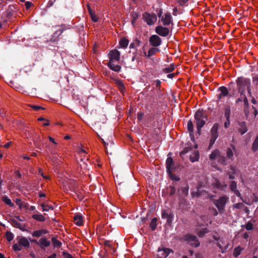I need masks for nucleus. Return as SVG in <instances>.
Returning <instances> with one entry per match:
<instances>
[{
	"mask_svg": "<svg viewBox=\"0 0 258 258\" xmlns=\"http://www.w3.org/2000/svg\"><path fill=\"white\" fill-rule=\"evenodd\" d=\"M156 33L162 36L166 37L169 33V30L167 28L164 27L162 26H158L155 29Z\"/></svg>",
	"mask_w": 258,
	"mask_h": 258,
	"instance_id": "obj_10",
	"label": "nucleus"
},
{
	"mask_svg": "<svg viewBox=\"0 0 258 258\" xmlns=\"http://www.w3.org/2000/svg\"><path fill=\"white\" fill-rule=\"evenodd\" d=\"M218 128L219 124L218 123H215L211 130V139L209 148H211L213 145L218 137Z\"/></svg>",
	"mask_w": 258,
	"mask_h": 258,
	"instance_id": "obj_4",
	"label": "nucleus"
},
{
	"mask_svg": "<svg viewBox=\"0 0 258 258\" xmlns=\"http://www.w3.org/2000/svg\"><path fill=\"white\" fill-rule=\"evenodd\" d=\"M238 92L240 94L245 105L248 104V100L244 94L245 88L250 87L251 82L249 79L238 78L236 81Z\"/></svg>",
	"mask_w": 258,
	"mask_h": 258,
	"instance_id": "obj_2",
	"label": "nucleus"
},
{
	"mask_svg": "<svg viewBox=\"0 0 258 258\" xmlns=\"http://www.w3.org/2000/svg\"><path fill=\"white\" fill-rule=\"evenodd\" d=\"M230 188L237 197H240L241 194L239 190L237 189V183L235 181H233L230 185Z\"/></svg>",
	"mask_w": 258,
	"mask_h": 258,
	"instance_id": "obj_15",
	"label": "nucleus"
},
{
	"mask_svg": "<svg viewBox=\"0 0 258 258\" xmlns=\"http://www.w3.org/2000/svg\"><path fill=\"white\" fill-rule=\"evenodd\" d=\"M242 249L240 246H237L235 248L233 255L235 257L238 256L241 252Z\"/></svg>",
	"mask_w": 258,
	"mask_h": 258,
	"instance_id": "obj_36",
	"label": "nucleus"
},
{
	"mask_svg": "<svg viewBox=\"0 0 258 258\" xmlns=\"http://www.w3.org/2000/svg\"><path fill=\"white\" fill-rule=\"evenodd\" d=\"M177 1L178 3L181 6L184 5L188 1V0H177Z\"/></svg>",
	"mask_w": 258,
	"mask_h": 258,
	"instance_id": "obj_50",
	"label": "nucleus"
},
{
	"mask_svg": "<svg viewBox=\"0 0 258 258\" xmlns=\"http://www.w3.org/2000/svg\"><path fill=\"white\" fill-rule=\"evenodd\" d=\"M245 227L247 230H251L253 228V224L249 222L245 225Z\"/></svg>",
	"mask_w": 258,
	"mask_h": 258,
	"instance_id": "obj_46",
	"label": "nucleus"
},
{
	"mask_svg": "<svg viewBox=\"0 0 258 258\" xmlns=\"http://www.w3.org/2000/svg\"><path fill=\"white\" fill-rule=\"evenodd\" d=\"M219 91L220 93L219 94V98H221L223 97H225L228 95V91L226 87H221L219 88Z\"/></svg>",
	"mask_w": 258,
	"mask_h": 258,
	"instance_id": "obj_22",
	"label": "nucleus"
},
{
	"mask_svg": "<svg viewBox=\"0 0 258 258\" xmlns=\"http://www.w3.org/2000/svg\"><path fill=\"white\" fill-rule=\"evenodd\" d=\"M190 148H187V147H186L181 152H180V154H179V155L180 156L183 158V157L188 152Z\"/></svg>",
	"mask_w": 258,
	"mask_h": 258,
	"instance_id": "obj_42",
	"label": "nucleus"
},
{
	"mask_svg": "<svg viewBox=\"0 0 258 258\" xmlns=\"http://www.w3.org/2000/svg\"><path fill=\"white\" fill-rule=\"evenodd\" d=\"M63 255L67 258H73V256L71 254H70V253H63Z\"/></svg>",
	"mask_w": 258,
	"mask_h": 258,
	"instance_id": "obj_58",
	"label": "nucleus"
},
{
	"mask_svg": "<svg viewBox=\"0 0 258 258\" xmlns=\"http://www.w3.org/2000/svg\"><path fill=\"white\" fill-rule=\"evenodd\" d=\"M48 233L47 230L46 229H41L38 230L34 231L32 235L33 237H39L43 234H47Z\"/></svg>",
	"mask_w": 258,
	"mask_h": 258,
	"instance_id": "obj_18",
	"label": "nucleus"
},
{
	"mask_svg": "<svg viewBox=\"0 0 258 258\" xmlns=\"http://www.w3.org/2000/svg\"><path fill=\"white\" fill-rule=\"evenodd\" d=\"M225 116H226V118H227V116H229V115H230V110L229 109H227L225 110Z\"/></svg>",
	"mask_w": 258,
	"mask_h": 258,
	"instance_id": "obj_60",
	"label": "nucleus"
},
{
	"mask_svg": "<svg viewBox=\"0 0 258 258\" xmlns=\"http://www.w3.org/2000/svg\"><path fill=\"white\" fill-rule=\"evenodd\" d=\"M18 240V243L20 245L25 247H29L30 245L29 241L25 237H19L17 238Z\"/></svg>",
	"mask_w": 258,
	"mask_h": 258,
	"instance_id": "obj_14",
	"label": "nucleus"
},
{
	"mask_svg": "<svg viewBox=\"0 0 258 258\" xmlns=\"http://www.w3.org/2000/svg\"><path fill=\"white\" fill-rule=\"evenodd\" d=\"M74 220L75 223L78 226H81L82 225L83 220L82 217L81 215H77L74 217Z\"/></svg>",
	"mask_w": 258,
	"mask_h": 258,
	"instance_id": "obj_26",
	"label": "nucleus"
},
{
	"mask_svg": "<svg viewBox=\"0 0 258 258\" xmlns=\"http://www.w3.org/2000/svg\"><path fill=\"white\" fill-rule=\"evenodd\" d=\"M13 248L14 251H20L22 249L21 246L17 243L14 244L13 245Z\"/></svg>",
	"mask_w": 258,
	"mask_h": 258,
	"instance_id": "obj_44",
	"label": "nucleus"
},
{
	"mask_svg": "<svg viewBox=\"0 0 258 258\" xmlns=\"http://www.w3.org/2000/svg\"><path fill=\"white\" fill-rule=\"evenodd\" d=\"M6 238L9 241H12L14 238L13 234L11 232H7L6 234Z\"/></svg>",
	"mask_w": 258,
	"mask_h": 258,
	"instance_id": "obj_39",
	"label": "nucleus"
},
{
	"mask_svg": "<svg viewBox=\"0 0 258 258\" xmlns=\"http://www.w3.org/2000/svg\"><path fill=\"white\" fill-rule=\"evenodd\" d=\"M161 21L164 26H168L172 22V18L170 13H166L162 16Z\"/></svg>",
	"mask_w": 258,
	"mask_h": 258,
	"instance_id": "obj_11",
	"label": "nucleus"
},
{
	"mask_svg": "<svg viewBox=\"0 0 258 258\" xmlns=\"http://www.w3.org/2000/svg\"><path fill=\"white\" fill-rule=\"evenodd\" d=\"M78 154H79L81 156H83V158H81V160L83 161L84 160H88V157H86V155L87 154L86 151L83 148H80L78 149Z\"/></svg>",
	"mask_w": 258,
	"mask_h": 258,
	"instance_id": "obj_30",
	"label": "nucleus"
},
{
	"mask_svg": "<svg viewBox=\"0 0 258 258\" xmlns=\"http://www.w3.org/2000/svg\"><path fill=\"white\" fill-rule=\"evenodd\" d=\"M157 221V219L156 218H154L151 220V222L150 224V226L152 230H154L156 228Z\"/></svg>",
	"mask_w": 258,
	"mask_h": 258,
	"instance_id": "obj_34",
	"label": "nucleus"
},
{
	"mask_svg": "<svg viewBox=\"0 0 258 258\" xmlns=\"http://www.w3.org/2000/svg\"><path fill=\"white\" fill-rule=\"evenodd\" d=\"M252 150L256 151L258 150V137H256L252 145Z\"/></svg>",
	"mask_w": 258,
	"mask_h": 258,
	"instance_id": "obj_40",
	"label": "nucleus"
},
{
	"mask_svg": "<svg viewBox=\"0 0 258 258\" xmlns=\"http://www.w3.org/2000/svg\"><path fill=\"white\" fill-rule=\"evenodd\" d=\"M2 200L4 202H5L7 205L9 206L13 207L14 206V204L12 202L10 199H9L7 196H4L2 198Z\"/></svg>",
	"mask_w": 258,
	"mask_h": 258,
	"instance_id": "obj_31",
	"label": "nucleus"
},
{
	"mask_svg": "<svg viewBox=\"0 0 258 258\" xmlns=\"http://www.w3.org/2000/svg\"><path fill=\"white\" fill-rule=\"evenodd\" d=\"M25 5L26 9H28L31 7L32 4L31 2H26Z\"/></svg>",
	"mask_w": 258,
	"mask_h": 258,
	"instance_id": "obj_52",
	"label": "nucleus"
},
{
	"mask_svg": "<svg viewBox=\"0 0 258 258\" xmlns=\"http://www.w3.org/2000/svg\"><path fill=\"white\" fill-rule=\"evenodd\" d=\"M219 156V151L218 150H215L213 151L211 155H210V158L212 160H214L217 158Z\"/></svg>",
	"mask_w": 258,
	"mask_h": 258,
	"instance_id": "obj_33",
	"label": "nucleus"
},
{
	"mask_svg": "<svg viewBox=\"0 0 258 258\" xmlns=\"http://www.w3.org/2000/svg\"><path fill=\"white\" fill-rule=\"evenodd\" d=\"M230 124V120L229 116H227L226 121L224 123V126L226 128L228 127Z\"/></svg>",
	"mask_w": 258,
	"mask_h": 258,
	"instance_id": "obj_51",
	"label": "nucleus"
},
{
	"mask_svg": "<svg viewBox=\"0 0 258 258\" xmlns=\"http://www.w3.org/2000/svg\"><path fill=\"white\" fill-rule=\"evenodd\" d=\"M57 256V255L55 253H53L52 254H51V255L48 256L46 258H56Z\"/></svg>",
	"mask_w": 258,
	"mask_h": 258,
	"instance_id": "obj_64",
	"label": "nucleus"
},
{
	"mask_svg": "<svg viewBox=\"0 0 258 258\" xmlns=\"http://www.w3.org/2000/svg\"><path fill=\"white\" fill-rule=\"evenodd\" d=\"M128 41L126 38H123L119 41V45L122 48H125L128 44Z\"/></svg>",
	"mask_w": 258,
	"mask_h": 258,
	"instance_id": "obj_32",
	"label": "nucleus"
},
{
	"mask_svg": "<svg viewBox=\"0 0 258 258\" xmlns=\"http://www.w3.org/2000/svg\"><path fill=\"white\" fill-rule=\"evenodd\" d=\"M40 246L48 247L50 245V242L45 238H41L39 240V243Z\"/></svg>",
	"mask_w": 258,
	"mask_h": 258,
	"instance_id": "obj_23",
	"label": "nucleus"
},
{
	"mask_svg": "<svg viewBox=\"0 0 258 258\" xmlns=\"http://www.w3.org/2000/svg\"><path fill=\"white\" fill-rule=\"evenodd\" d=\"M143 115H144V114L143 113H139L138 114V119L139 120H142L143 117Z\"/></svg>",
	"mask_w": 258,
	"mask_h": 258,
	"instance_id": "obj_54",
	"label": "nucleus"
},
{
	"mask_svg": "<svg viewBox=\"0 0 258 258\" xmlns=\"http://www.w3.org/2000/svg\"><path fill=\"white\" fill-rule=\"evenodd\" d=\"M87 7H88V12H89L90 15L95 13L91 9V8L89 5H87Z\"/></svg>",
	"mask_w": 258,
	"mask_h": 258,
	"instance_id": "obj_53",
	"label": "nucleus"
},
{
	"mask_svg": "<svg viewBox=\"0 0 258 258\" xmlns=\"http://www.w3.org/2000/svg\"><path fill=\"white\" fill-rule=\"evenodd\" d=\"M76 194L77 195V198L79 200L81 201L84 199V195L81 191L78 190L76 191Z\"/></svg>",
	"mask_w": 258,
	"mask_h": 258,
	"instance_id": "obj_43",
	"label": "nucleus"
},
{
	"mask_svg": "<svg viewBox=\"0 0 258 258\" xmlns=\"http://www.w3.org/2000/svg\"><path fill=\"white\" fill-rule=\"evenodd\" d=\"M161 217L162 219L166 220L167 224L169 225L171 224L173 218V216L172 214H169L165 211H164L162 213Z\"/></svg>",
	"mask_w": 258,
	"mask_h": 258,
	"instance_id": "obj_13",
	"label": "nucleus"
},
{
	"mask_svg": "<svg viewBox=\"0 0 258 258\" xmlns=\"http://www.w3.org/2000/svg\"><path fill=\"white\" fill-rule=\"evenodd\" d=\"M162 11L160 9L157 13V15L159 18H162Z\"/></svg>",
	"mask_w": 258,
	"mask_h": 258,
	"instance_id": "obj_61",
	"label": "nucleus"
},
{
	"mask_svg": "<svg viewBox=\"0 0 258 258\" xmlns=\"http://www.w3.org/2000/svg\"><path fill=\"white\" fill-rule=\"evenodd\" d=\"M228 200V197L223 196L220 198L218 200L215 201V205L220 212L224 210L225 205Z\"/></svg>",
	"mask_w": 258,
	"mask_h": 258,
	"instance_id": "obj_6",
	"label": "nucleus"
},
{
	"mask_svg": "<svg viewBox=\"0 0 258 258\" xmlns=\"http://www.w3.org/2000/svg\"><path fill=\"white\" fill-rule=\"evenodd\" d=\"M184 239L192 246L198 247L200 245V242L196 236L190 234L186 235L184 236Z\"/></svg>",
	"mask_w": 258,
	"mask_h": 258,
	"instance_id": "obj_7",
	"label": "nucleus"
},
{
	"mask_svg": "<svg viewBox=\"0 0 258 258\" xmlns=\"http://www.w3.org/2000/svg\"><path fill=\"white\" fill-rule=\"evenodd\" d=\"M60 181L63 184L65 190H69V189L72 190L74 188V181L72 179L66 178L61 179Z\"/></svg>",
	"mask_w": 258,
	"mask_h": 258,
	"instance_id": "obj_8",
	"label": "nucleus"
},
{
	"mask_svg": "<svg viewBox=\"0 0 258 258\" xmlns=\"http://www.w3.org/2000/svg\"><path fill=\"white\" fill-rule=\"evenodd\" d=\"M200 155L198 151L195 150L190 155L189 159L191 162L198 161L199 159Z\"/></svg>",
	"mask_w": 258,
	"mask_h": 258,
	"instance_id": "obj_17",
	"label": "nucleus"
},
{
	"mask_svg": "<svg viewBox=\"0 0 258 258\" xmlns=\"http://www.w3.org/2000/svg\"><path fill=\"white\" fill-rule=\"evenodd\" d=\"M155 83H156V87H159L161 84V82L160 80H157L155 81Z\"/></svg>",
	"mask_w": 258,
	"mask_h": 258,
	"instance_id": "obj_62",
	"label": "nucleus"
},
{
	"mask_svg": "<svg viewBox=\"0 0 258 258\" xmlns=\"http://www.w3.org/2000/svg\"><path fill=\"white\" fill-rule=\"evenodd\" d=\"M149 42L153 46L158 47L161 45L162 40L158 35H153L150 38Z\"/></svg>",
	"mask_w": 258,
	"mask_h": 258,
	"instance_id": "obj_9",
	"label": "nucleus"
},
{
	"mask_svg": "<svg viewBox=\"0 0 258 258\" xmlns=\"http://www.w3.org/2000/svg\"><path fill=\"white\" fill-rule=\"evenodd\" d=\"M195 118L196 120V124L198 132L200 133L201 128L205 125L206 121V117L202 110H198L195 114Z\"/></svg>",
	"mask_w": 258,
	"mask_h": 258,
	"instance_id": "obj_3",
	"label": "nucleus"
},
{
	"mask_svg": "<svg viewBox=\"0 0 258 258\" xmlns=\"http://www.w3.org/2000/svg\"><path fill=\"white\" fill-rule=\"evenodd\" d=\"M230 171L227 172V174L229 175V178L230 179H233L235 178L233 176L234 174H236L237 173L238 170L233 166H231L230 167Z\"/></svg>",
	"mask_w": 258,
	"mask_h": 258,
	"instance_id": "obj_19",
	"label": "nucleus"
},
{
	"mask_svg": "<svg viewBox=\"0 0 258 258\" xmlns=\"http://www.w3.org/2000/svg\"><path fill=\"white\" fill-rule=\"evenodd\" d=\"M177 12H178L177 8H174L173 12V15L174 16H176L177 14Z\"/></svg>",
	"mask_w": 258,
	"mask_h": 258,
	"instance_id": "obj_63",
	"label": "nucleus"
},
{
	"mask_svg": "<svg viewBox=\"0 0 258 258\" xmlns=\"http://www.w3.org/2000/svg\"><path fill=\"white\" fill-rule=\"evenodd\" d=\"M187 125L188 131L189 132L190 136L192 137L193 138L194 137H193L194 125H193L192 122L191 120H189L187 122Z\"/></svg>",
	"mask_w": 258,
	"mask_h": 258,
	"instance_id": "obj_27",
	"label": "nucleus"
},
{
	"mask_svg": "<svg viewBox=\"0 0 258 258\" xmlns=\"http://www.w3.org/2000/svg\"><path fill=\"white\" fill-rule=\"evenodd\" d=\"M49 140L53 144L56 145L57 143L55 141L54 139L51 137H48Z\"/></svg>",
	"mask_w": 258,
	"mask_h": 258,
	"instance_id": "obj_56",
	"label": "nucleus"
},
{
	"mask_svg": "<svg viewBox=\"0 0 258 258\" xmlns=\"http://www.w3.org/2000/svg\"><path fill=\"white\" fill-rule=\"evenodd\" d=\"M158 252L162 251L161 255L162 257H163L164 258H166V257H167L169 255L170 253L173 252V251L171 249H169L168 248H164L163 249L159 248L158 249Z\"/></svg>",
	"mask_w": 258,
	"mask_h": 258,
	"instance_id": "obj_16",
	"label": "nucleus"
},
{
	"mask_svg": "<svg viewBox=\"0 0 258 258\" xmlns=\"http://www.w3.org/2000/svg\"><path fill=\"white\" fill-rule=\"evenodd\" d=\"M52 242L54 247H60L61 245V243L55 237L52 238Z\"/></svg>",
	"mask_w": 258,
	"mask_h": 258,
	"instance_id": "obj_35",
	"label": "nucleus"
},
{
	"mask_svg": "<svg viewBox=\"0 0 258 258\" xmlns=\"http://www.w3.org/2000/svg\"><path fill=\"white\" fill-rule=\"evenodd\" d=\"M67 29V28L64 25H61L60 26V28H59L56 31V32L53 34V37H55V36H58L60 35L63 31Z\"/></svg>",
	"mask_w": 258,
	"mask_h": 258,
	"instance_id": "obj_29",
	"label": "nucleus"
},
{
	"mask_svg": "<svg viewBox=\"0 0 258 258\" xmlns=\"http://www.w3.org/2000/svg\"><path fill=\"white\" fill-rule=\"evenodd\" d=\"M16 203L19 206L20 209H23V202L20 199H17L16 200Z\"/></svg>",
	"mask_w": 258,
	"mask_h": 258,
	"instance_id": "obj_45",
	"label": "nucleus"
},
{
	"mask_svg": "<svg viewBox=\"0 0 258 258\" xmlns=\"http://www.w3.org/2000/svg\"><path fill=\"white\" fill-rule=\"evenodd\" d=\"M138 17V15L137 13H134L132 15L133 19L132 20V24L134 25L136 21V20Z\"/></svg>",
	"mask_w": 258,
	"mask_h": 258,
	"instance_id": "obj_47",
	"label": "nucleus"
},
{
	"mask_svg": "<svg viewBox=\"0 0 258 258\" xmlns=\"http://www.w3.org/2000/svg\"><path fill=\"white\" fill-rule=\"evenodd\" d=\"M92 20L94 22H97L98 20L97 16L95 13L90 15Z\"/></svg>",
	"mask_w": 258,
	"mask_h": 258,
	"instance_id": "obj_49",
	"label": "nucleus"
},
{
	"mask_svg": "<svg viewBox=\"0 0 258 258\" xmlns=\"http://www.w3.org/2000/svg\"><path fill=\"white\" fill-rule=\"evenodd\" d=\"M143 18L145 22L149 25H153L157 21V16L154 14L145 13L143 15Z\"/></svg>",
	"mask_w": 258,
	"mask_h": 258,
	"instance_id": "obj_5",
	"label": "nucleus"
},
{
	"mask_svg": "<svg viewBox=\"0 0 258 258\" xmlns=\"http://www.w3.org/2000/svg\"><path fill=\"white\" fill-rule=\"evenodd\" d=\"M32 218L33 219L39 222H44L46 220L45 217L41 214H33L32 216Z\"/></svg>",
	"mask_w": 258,
	"mask_h": 258,
	"instance_id": "obj_20",
	"label": "nucleus"
},
{
	"mask_svg": "<svg viewBox=\"0 0 258 258\" xmlns=\"http://www.w3.org/2000/svg\"><path fill=\"white\" fill-rule=\"evenodd\" d=\"M227 156L229 159H232V157L233 156V150L230 149L228 148L227 150Z\"/></svg>",
	"mask_w": 258,
	"mask_h": 258,
	"instance_id": "obj_41",
	"label": "nucleus"
},
{
	"mask_svg": "<svg viewBox=\"0 0 258 258\" xmlns=\"http://www.w3.org/2000/svg\"><path fill=\"white\" fill-rule=\"evenodd\" d=\"M239 131L241 135L244 134V133H245L247 132V130L246 128V125L245 122H240L239 123Z\"/></svg>",
	"mask_w": 258,
	"mask_h": 258,
	"instance_id": "obj_24",
	"label": "nucleus"
},
{
	"mask_svg": "<svg viewBox=\"0 0 258 258\" xmlns=\"http://www.w3.org/2000/svg\"><path fill=\"white\" fill-rule=\"evenodd\" d=\"M11 143L12 142H8L6 144H5L4 145V147L5 148H9V147L11 146Z\"/></svg>",
	"mask_w": 258,
	"mask_h": 258,
	"instance_id": "obj_59",
	"label": "nucleus"
},
{
	"mask_svg": "<svg viewBox=\"0 0 258 258\" xmlns=\"http://www.w3.org/2000/svg\"><path fill=\"white\" fill-rule=\"evenodd\" d=\"M109 61L108 66L115 72H118L121 67L118 64L120 60V52L116 49L111 50L109 53Z\"/></svg>",
	"mask_w": 258,
	"mask_h": 258,
	"instance_id": "obj_1",
	"label": "nucleus"
},
{
	"mask_svg": "<svg viewBox=\"0 0 258 258\" xmlns=\"http://www.w3.org/2000/svg\"><path fill=\"white\" fill-rule=\"evenodd\" d=\"M40 206L43 212H48L49 210H53V208L52 206H49L45 204H41Z\"/></svg>",
	"mask_w": 258,
	"mask_h": 258,
	"instance_id": "obj_28",
	"label": "nucleus"
},
{
	"mask_svg": "<svg viewBox=\"0 0 258 258\" xmlns=\"http://www.w3.org/2000/svg\"><path fill=\"white\" fill-rule=\"evenodd\" d=\"M243 206H244V205L241 203H237V204L233 205V207L236 209H241Z\"/></svg>",
	"mask_w": 258,
	"mask_h": 258,
	"instance_id": "obj_48",
	"label": "nucleus"
},
{
	"mask_svg": "<svg viewBox=\"0 0 258 258\" xmlns=\"http://www.w3.org/2000/svg\"><path fill=\"white\" fill-rule=\"evenodd\" d=\"M43 138H41L40 137H38L37 138V139L36 140V142L37 143H41L42 144H43V142L42 141Z\"/></svg>",
	"mask_w": 258,
	"mask_h": 258,
	"instance_id": "obj_57",
	"label": "nucleus"
},
{
	"mask_svg": "<svg viewBox=\"0 0 258 258\" xmlns=\"http://www.w3.org/2000/svg\"><path fill=\"white\" fill-rule=\"evenodd\" d=\"M160 50L156 47H152L149 50L147 56L151 57L156 53L160 52Z\"/></svg>",
	"mask_w": 258,
	"mask_h": 258,
	"instance_id": "obj_25",
	"label": "nucleus"
},
{
	"mask_svg": "<svg viewBox=\"0 0 258 258\" xmlns=\"http://www.w3.org/2000/svg\"><path fill=\"white\" fill-rule=\"evenodd\" d=\"M31 107L36 110H37L41 108V106H38V105H32Z\"/></svg>",
	"mask_w": 258,
	"mask_h": 258,
	"instance_id": "obj_55",
	"label": "nucleus"
},
{
	"mask_svg": "<svg viewBox=\"0 0 258 258\" xmlns=\"http://www.w3.org/2000/svg\"><path fill=\"white\" fill-rule=\"evenodd\" d=\"M214 185L218 189L222 190H225L227 188V185L225 182L221 183L219 181H216Z\"/></svg>",
	"mask_w": 258,
	"mask_h": 258,
	"instance_id": "obj_21",
	"label": "nucleus"
},
{
	"mask_svg": "<svg viewBox=\"0 0 258 258\" xmlns=\"http://www.w3.org/2000/svg\"><path fill=\"white\" fill-rule=\"evenodd\" d=\"M174 66L173 64H170L169 67L164 69V72L165 73H169L173 71Z\"/></svg>",
	"mask_w": 258,
	"mask_h": 258,
	"instance_id": "obj_37",
	"label": "nucleus"
},
{
	"mask_svg": "<svg viewBox=\"0 0 258 258\" xmlns=\"http://www.w3.org/2000/svg\"><path fill=\"white\" fill-rule=\"evenodd\" d=\"M173 162L171 157H168L166 162V167L167 172L169 175H171V172L173 169Z\"/></svg>",
	"mask_w": 258,
	"mask_h": 258,
	"instance_id": "obj_12",
	"label": "nucleus"
},
{
	"mask_svg": "<svg viewBox=\"0 0 258 258\" xmlns=\"http://www.w3.org/2000/svg\"><path fill=\"white\" fill-rule=\"evenodd\" d=\"M209 232V230L206 228H205L203 229H202L201 231L198 232V234L199 237H203L205 234Z\"/></svg>",
	"mask_w": 258,
	"mask_h": 258,
	"instance_id": "obj_38",
	"label": "nucleus"
}]
</instances>
